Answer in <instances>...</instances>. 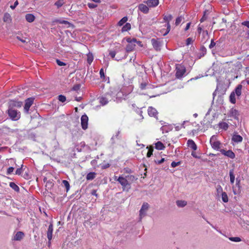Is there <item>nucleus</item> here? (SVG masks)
<instances>
[{"label": "nucleus", "instance_id": "nucleus-1", "mask_svg": "<svg viewBox=\"0 0 249 249\" xmlns=\"http://www.w3.org/2000/svg\"><path fill=\"white\" fill-rule=\"evenodd\" d=\"M126 40L128 42V44L126 47V51L128 52L133 51L135 49L137 43L139 45H141V44L140 41H138L135 38L128 37L126 38Z\"/></svg>", "mask_w": 249, "mask_h": 249}, {"label": "nucleus", "instance_id": "nucleus-2", "mask_svg": "<svg viewBox=\"0 0 249 249\" xmlns=\"http://www.w3.org/2000/svg\"><path fill=\"white\" fill-rule=\"evenodd\" d=\"M7 113L10 118L13 121H17L20 118V113L13 108H9Z\"/></svg>", "mask_w": 249, "mask_h": 249}, {"label": "nucleus", "instance_id": "nucleus-3", "mask_svg": "<svg viewBox=\"0 0 249 249\" xmlns=\"http://www.w3.org/2000/svg\"><path fill=\"white\" fill-rule=\"evenodd\" d=\"M210 142L213 149L216 150H219L221 143L217 140L216 136H212L210 139Z\"/></svg>", "mask_w": 249, "mask_h": 249}, {"label": "nucleus", "instance_id": "nucleus-4", "mask_svg": "<svg viewBox=\"0 0 249 249\" xmlns=\"http://www.w3.org/2000/svg\"><path fill=\"white\" fill-rule=\"evenodd\" d=\"M172 18L173 17L171 15L164 16L163 17L164 20L165 22H167V23L164 25V27H166L165 32L161 31V33L163 34V36H164L167 35L170 30L171 26L169 22L172 20Z\"/></svg>", "mask_w": 249, "mask_h": 249}, {"label": "nucleus", "instance_id": "nucleus-5", "mask_svg": "<svg viewBox=\"0 0 249 249\" xmlns=\"http://www.w3.org/2000/svg\"><path fill=\"white\" fill-rule=\"evenodd\" d=\"M176 76L178 78H181L183 76L185 72H186V68L185 67L181 65V64H177L176 65Z\"/></svg>", "mask_w": 249, "mask_h": 249}, {"label": "nucleus", "instance_id": "nucleus-6", "mask_svg": "<svg viewBox=\"0 0 249 249\" xmlns=\"http://www.w3.org/2000/svg\"><path fill=\"white\" fill-rule=\"evenodd\" d=\"M149 208V205L147 203L144 202L143 203L139 211L140 221H141L142 218L146 215V213Z\"/></svg>", "mask_w": 249, "mask_h": 249}, {"label": "nucleus", "instance_id": "nucleus-7", "mask_svg": "<svg viewBox=\"0 0 249 249\" xmlns=\"http://www.w3.org/2000/svg\"><path fill=\"white\" fill-rule=\"evenodd\" d=\"M112 99V96L110 93H107L104 96L98 98L99 103L102 105H107L109 100Z\"/></svg>", "mask_w": 249, "mask_h": 249}, {"label": "nucleus", "instance_id": "nucleus-8", "mask_svg": "<svg viewBox=\"0 0 249 249\" xmlns=\"http://www.w3.org/2000/svg\"><path fill=\"white\" fill-rule=\"evenodd\" d=\"M117 181L121 184L123 190L124 191L125 189H130V185L127 180L122 176H120L117 178Z\"/></svg>", "mask_w": 249, "mask_h": 249}, {"label": "nucleus", "instance_id": "nucleus-9", "mask_svg": "<svg viewBox=\"0 0 249 249\" xmlns=\"http://www.w3.org/2000/svg\"><path fill=\"white\" fill-rule=\"evenodd\" d=\"M89 118L87 115H83L81 118V124L82 128L86 130L88 128Z\"/></svg>", "mask_w": 249, "mask_h": 249}, {"label": "nucleus", "instance_id": "nucleus-10", "mask_svg": "<svg viewBox=\"0 0 249 249\" xmlns=\"http://www.w3.org/2000/svg\"><path fill=\"white\" fill-rule=\"evenodd\" d=\"M34 98H29L25 100V104L24 107V111L26 113H28L30 109V107L32 105Z\"/></svg>", "mask_w": 249, "mask_h": 249}, {"label": "nucleus", "instance_id": "nucleus-11", "mask_svg": "<svg viewBox=\"0 0 249 249\" xmlns=\"http://www.w3.org/2000/svg\"><path fill=\"white\" fill-rule=\"evenodd\" d=\"M9 108H13V107H20L22 105V102L14 100H11L8 102Z\"/></svg>", "mask_w": 249, "mask_h": 249}, {"label": "nucleus", "instance_id": "nucleus-12", "mask_svg": "<svg viewBox=\"0 0 249 249\" xmlns=\"http://www.w3.org/2000/svg\"><path fill=\"white\" fill-rule=\"evenodd\" d=\"M220 151L221 154L231 159H233L235 157V154L231 150H229L228 151H226L224 149H221L220 150Z\"/></svg>", "mask_w": 249, "mask_h": 249}, {"label": "nucleus", "instance_id": "nucleus-13", "mask_svg": "<svg viewBox=\"0 0 249 249\" xmlns=\"http://www.w3.org/2000/svg\"><path fill=\"white\" fill-rule=\"evenodd\" d=\"M143 2L147 4L149 8L155 7L159 4V0H147Z\"/></svg>", "mask_w": 249, "mask_h": 249}, {"label": "nucleus", "instance_id": "nucleus-14", "mask_svg": "<svg viewBox=\"0 0 249 249\" xmlns=\"http://www.w3.org/2000/svg\"><path fill=\"white\" fill-rule=\"evenodd\" d=\"M139 10L144 14H147L149 12V7L143 3H141L138 6Z\"/></svg>", "mask_w": 249, "mask_h": 249}, {"label": "nucleus", "instance_id": "nucleus-15", "mask_svg": "<svg viewBox=\"0 0 249 249\" xmlns=\"http://www.w3.org/2000/svg\"><path fill=\"white\" fill-rule=\"evenodd\" d=\"M53 225L51 223L49 226L48 229L47 231V238L49 241V244L51 243L50 241L53 237Z\"/></svg>", "mask_w": 249, "mask_h": 249}, {"label": "nucleus", "instance_id": "nucleus-16", "mask_svg": "<svg viewBox=\"0 0 249 249\" xmlns=\"http://www.w3.org/2000/svg\"><path fill=\"white\" fill-rule=\"evenodd\" d=\"M231 140L235 143H239L242 142L243 138L241 136L238 135L237 133H234L232 135Z\"/></svg>", "mask_w": 249, "mask_h": 249}, {"label": "nucleus", "instance_id": "nucleus-17", "mask_svg": "<svg viewBox=\"0 0 249 249\" xmlns=\"http://www.w3.org/2000/svg\"><path fill=\"white\" fill-rule=\"evenodd\" d=\"M151 43L154 47V48L157 51H160V43L156 39L152 38L151 39Z\"/></svg>", "mask_w": 249, "mask_h": 249}, {"label": "nucleus", "instance_id": "nucleus-18", "mask_svg": "<svg viewBox=\"0 0 249 249\" xmlns=\"http://www.w3.org/2000/svg\"><path fill=\"white\" fill-rule=\"evenodd\" d=\"M148 113L149 116H150L151 117H157V115H158V112H157V110L155 108H154L152 107H148Z\"/></svg>", "mask_w": 249, "mask_h": 249}, {"label": "nucleus", "instance_id": "nucleus-19", "mask_svg": "<svg viewBox=\"0 0 249 249\" xmlns=\"http://www.w3.org/2000/svg\"><path fill=\"white\" fill-rule=\"evenodd\" d=\"M239 112L237 110L233 108H231L229 112V116L233 117L235 119H238Z\"/></svg>", "mask_w": 249, "mask_h": 249}, {"label": "nucleus", "instance_id": "nucleus-20", "mask_svg": "<svg viewBox=\"0 0 249 249\" xmlns=\"http://www.w3.org/2000/svg\"><path fill=\"white\" fill-rule=\"evenodd\" d=\"M24 234L22 231L17 232L14 236L13 240L15 241H20L24 237Z\"/></svg>", "mask_w": 249, "mask_h": 249}, {"label": "nucleus", "instance_id": "nucleus-21", "mask_svg": "<svg viewBox=\"0 0 249 249\" xmlns=\"http://www.w3.org/2000/svg\"><path fill=\"white\" fill-rule=\"evenodd\" d=\"M25 19L26 21L28 22L32 23L34 22L35 20V16L32 14H27L25 15Z\"/></svg>", "mask_w": 249, "mask_h": 249}, {"label": "nucleus", "instance_id": "nucleus-22", "mask_svg": "<svg viewBox=\"0 0 249 249\" xmlns=\"http://www.w3.org/2000/svg\"><path fill=\"white\" fill-rule=\"evenodd\" d=\"M187 145L190 148L194 150H196L197 149V146L194 141L192 140H189L187 141Z\"/></svg>", "mask_w": 249, "mask_h": 249}, {"label": "nucleus", "instance_id": "nucleus-23", "mask_svg": "<svg viewBox=\"0 0 249 249\" xmlns=\"http://www.w3.org/2000/svg\"><path fill=\"white\" fill-rule=\"evenodd\" d=\"M55 22H58L60 24H64L66 25V27L67 28H69L70 27H73V25L71 23H70L69 21H66V20H62V19H56L55 20Z\"/></svg>", "mask_w": 249, "mask_h": 249}, {"label": "nucleus", "instance_id": "nucleus-24", "mask_svg": "<svg viewBox=\"0 0 249 249\" xmlns=\"http://www.w3.org/2000/svg\"><path fill=\"white\" fill-rule=\"evenodd\" d=\"M230 179V182L231 184H233L235 180V175L234 174V170L231 169L229 171Z\"/></svg>", "mask_w": 249, "mask_h": 249}, {"label": "nucleus", "instance_id": "nucleus-25", "mask_svg": "<svg viewBox=\"0 0 249 249\" xmlns=\"http://www.w3.org/2000/svg\"><path fill=\"white\" fill-rule=\"evenodd\" d=\"M218 125L220 128L224 130H227L229 127L228 124L224 122L219 123Z\"/></svg>", "mask_w": 249, "mask_h": 249}, {"label": "nucleus", "instance_id": "nucleus-26", "mask_svg": "<svg viewBox=\"0 0 249 249\" xmlns=\"http://www.w3.org/2000/svg\"><path fill=\"white\" fill-rule=\"evenodd\" d=\"M242 86L241 85H238L235 89L234 92L235 94L237 96L239 97L241 94Z\"/></svg>", "mask_w": 249, "mask_h": 249}, {"label": "nucleus", "instance_id": "nucleus-27", "mask_svg": "<svg viewBox=\"0 0 249 249\" xmlns=\"http://www.w3.org/2000/svg\"><path fill=\"white\" fill-rule=\"evenodd\" d=\"M3 20L4 22H10L12 20L10 15L8 13H5L4 15Z\"/></svg>", "mask_w": 249, "mask_h": 249}, {"label": "nucleus", "instance_id": "nucleus-28", "mask_svg": "<svg viewBox=\"0 0 249 249\" xmlns=\"http://www.w3.org/2000/svg\"><path fill=\"white\" fill-rule=\"evenodd\" d=\"M155 148L158 150H163L164 149L165 146L163 144L160 142H158L155 143Z\"/></svg>", "mask_w": 249, "mask_h": 249}, {"label": "nucleus", "instance_id": "nucleus-29", "mask_svg": "<svg viewBox=\"0 0 249 249\" xmlns=\"http://www.w3.org/2000/svg\"><path fill=\"white\" fill-rule=\"evenodd\" d=\"M176 204L178 207H183L187 205V202L185 200H178Z\"/></svg>", "mask_w": 249, "mask_h": 249}, {"label": "nucleus", "instance_id": "nucleus-30", "mask_svg": "<svg viewBox=\"0 0 249 249\" xmlns=\"http://www.w3.org/2000/svg\"><path fill=\"white\" fill-rule=\"evenodd\" d=\"M230 101L232 104H235L236 103V98H235V94L234 91H232L230 96Z\"/></svg>", "mask_w": 249, "mask_h": 249}, {"label": "nucleus", "instance_id": "nucleus-31", "mask_svg": "<svg viewBox=\"0 0 249 249\" xmlns=\"http://www.w3.org/2000/svg\"><path fill=\"white\" fill-rule=\"evenodd\" d=\"M131 29V24L129 23H126L122 28V31L126 32Z\"/></svg>", "mask_w": 249, "mask_h": 249}, {"label": "nucleus", "instance_id": "nucleus-32", "mask_svg": "<svg viewBox=\"0 0 249 249\" xmlns=\"http://www.w3.org/2000/svg\"><path fill=\"white\" fill-rule=\"evenodd\" d=\"M95 177V173L94 172H90L87 175L86 178L87 180H92Z\"/></svg>", "mask_w": 249, "mask_h": 249}, {"label": "nucleus", "instance_id": "nucleus-33", "mask_svg": "<svg viewBox=\"0 0 249 249\" xmlns=\"http://www.w3.org/2000/svg\"><path fill=\"white\" fill-rule=\"evenodd\" d=\"M93 60V56L92 53H89L87 54V62L90 65Z\"/></svg>", "mask_w": 249, "mask_h": 249}, {"label": "nucleus", "instance_id": "nucleus-34", "mask_svg": "<svg viewBox=\"0 0 249 249\" xmlns=\"http://www.w3.org/2000/svg\"><path fill=\"white\" fill-rule=\"evenodd\" d=\"M216 189L217 195L218 196H220L221 194L224 192L223 191L222 187L220 185H218L216 186Z\"/></svg>", "mask_w": 249, "mask_h": 249}, {"label": "nucleus", "instance_id": "nucleus-35", "mask_svg": "<svg viewBox=\"0 0 249 249\" xmlns=\"http://www.w3.org/2000/svg\"><path fill=\"white\" fill-rule=\"evenodd\" d=\"M222 197V201L224 202H228L229 200L228 196L226 192H224L222 194L220 195Z\"/></svg>", "mask_w": 249, "mask_h": 249}, {"label": "nucleus", "instance_id": "nucleus-36", "mask_svg": "<svg viewBox=\"0 0 249 249\" xmlns=\"http://www.w3.org/2000/svg\"><path fill=\"white\" fill-rule=\"evenodd\" d=\"M127 20V18L126 17H124L118 23V25L120 26H122L124 24Z\"/></svg>", "mask_w": 249, "mask_h": 249}, {"label": "nucleus", "instance_id": "nucleus-37", "mask_svg": "<svg viewBox=\"0 0 249 249\" xmlns=\"http://www.w3.org/2000/svg\"><path fill=\"white\" fill-rule=\"evenodd\" d=\"M16 38L24 43H27V38L23 36H17Z\"/></svg>", "mask_w": 249, "mask_h": 249}, {"label": "nucleus", "instance_id": "nucleus-38", "mask_svg": "<svg viewBox=\"0 0 249 249\" xmlns=\"http://www.w3.org/2000/svg\"><path fill=\"white\" fill-rule=\"evenodd\" d=\"M183 19L184 18L181 16L178 17L176 19L175 25L176 26L178 25Z\"/></svg>", "mask_w": 249, "mask_h": 249}, {"label": "nucleus", "instance_id": "nucleus-39", "mask_svg": "<svg viewBox=\"0 0 249 249\" xmlns=\"http://www.w3.org/2000/svg\"><path fill=\"white\" fill-rule=\"evenodd\" d=\"M64 0H58L55 3V5L57 7V8H59L61 7L64 4Z\"/></svg>", "mask_w": 249, "mask_h": 249}, {"label": "nucleus", "instance_id": "nucleus-40", "mask_svg": "<svg viewBox=\"0 0 249 249\" xmlns=\"http://www.w3.org/2000/svg\"><path fill=\"white\" fill-rule=\"evenodd\" d=\"M10 186L16 191H19V187L14 182H11L10 183Z\"/></svg>", "mask_w": 249, "mask_h": 249}, {"label": "nucleus", "instance_id": "nucleus-41", "mask_svg": "<svg viewBox=\"0 0 249 249\" xmlns=\"http://www.w3.org/2000/svg\"><path fill=\"white\" fill-rule=\"evenodd\" d=\"M23 164H22L20 168H18L16 170L15 174L18 175H20L23 173Z\"/></svg>", "mask_w": 249, "mask_h": 249}, {"label": "nucleus", "instance_id": "nucleus-42", "mask_svg": "<svg viewBox=\"0 0 249 249\" xmlns=\"http://www.w3.org/2000/svg\"><path fill=\"white\" fill-rule=\"evenodd\" d=\"M62 184L66 188L67 191H68L70 189V184L69 182L66 180H63L62 181Z\"/></svg>", "mask_w": 249, "mask_h": 249}, {"label": "nucleus", "instance_id": "nucleus-43", "mask_svg": "<svg viewBox=\"0 0 249 249\" xmlns=\"http://www.w3.org/2000/svg\"><path fill=\"white\" fill-rule=\"evenodd\" d=\"M230 240L232 242H239L241 241V239L240 237H230L229 238Z\"/></svg>", "mask_w": 249, "mask_h": 249}, {"label": "nucleus", "instance_id": "nucleus-44", "mask_svg": "<svg viewBox=\"0 0 249 249\" xmlns=\"http://www.w3.org/2000/svg\"><path fill=\"white\" fill-rule=\"evenodd\" d=\"M58 99L59 101L63 103L66 101V98L63 95H60L58 97Z\"/></svg>", "mask_w": 249, "mask_h": 249}, {"label": "nucleus", "instance_id": "nucleus-45", "mask_svg": "<svg viewBox=\"0 0 249 249\" xmlns=\"http://www.w3.org/2000/svg\"><path fill=\"white\" fill-rule=\"evenodd\" d=\"M194 41V40L192 38L189 37L186 39V44L187 45H189L190 44L193 43Z\"/></svg>", "mask_w": 249, "mask_h": 249}, {"label": "nucleus", "instance_id": "nucleus-46", "mask_svg": "<svg viewBox=\"0 0 249 249\" xmlns=\"http://www.w3.org/2000/svg\"><path fill=\"white\" fill-rule=\"evenodd\" d=\"M14 170V168L13 167H10L7 169L6 174L7 175L11 174Z\"/></svg>", "mask_w": 249, "mask_h": 249}, {"label": "nucleus", "instance_id": "nucleus-47", "mask_svg": "<svg viewBox=\"0 0 249 249\" xmlns=\"http://www.w3.org/2000/svg\"><path fill=\"white\" fill-rule=\"evenodd\" d=\"M180 162L179 161V162L173 161L171 163V166L173 168H175V167H177V166L179 165L180 164Z\"/></svg>", "mask_w": 249, "mask_h": 249}, {"label": "nucleus", "instance_id": "nucleus-48", "mask_svg": "<svg viewBox=\"0 0 249 249\" xmlns=\"http://www.w3.org/2000/svg\"><path fill=\"white\" fill-rule=\"evenodd\" d=\"M56 63L58 66H65L66 64L64 62L61 61L60 60L57 59L56 60Z\"/></svg>", "mask_w": 249, "mask_h": 249}, {"label": "nucleus", "instance_id": "nucleus-49", "mask_svg": "<svg viewBox=\"0 0 249 249\" xmlns=\"http://www.w3.org/2000/svg\"><path fill=\"white\" fill-rule=\"evenodd\" d=\"M88 6L89 8L92 9L97 7V5L92 3H89Z\"/></svg>", "mask_w": 249, "mask_h": 249}, {"label": "nucleus", "instance_id": "nucleus-50", "mask_svg": "<svg viewBox=\"0 0 249 249\" xmlns=\"http://www.w3.org/2000/svg\"><path fill=\"white\" fill-rule=\"evenodd\" d=\"M53 142L54 147L55 148V149H58V148H59L58 142L56 141H53Z\"/></svg>", "mask_w": 249, "mask_h": 249}, {"label": "nucleus", "instance_id": "nucleus-51", "mask_svg": "<svg viewBox=\"0 0 249 249\" xmlns=\"http://www.w3.org/2000/svg\"><path fill=\"white\" fill-rule=\"evenodd\" d=\"M215 43L214 42V40L213 39H212L211 40V43L209 45V48L210 49H212L213 48L214 46H215Z\"/></svg>", "mask_w": 249, "mask_h": 249}, {"label": "nucleus", "instance_id": "nucleus-52", "mask_svg": "<svg viewBox=\"0 0 249 249\" xmlns=\"http://www.w3.org/2000/svg\"><path fill=\"white\" fill-rule=\"evenodd\" d=\"M18 4V1L16 0L14 4L13 5H11L10 6V8L11 9H14Z\"/></svg>", "mask_w": 249, "mask_h": 249}, {"label": "nucleus", "instance_id": "nucleus-53", "mask_svg": "<svg viewBox=\"0 0 249 249\" xmlns=\"http://www.w3.org/2000/svg\"><path fill=\"white\" fill-rule=\"evenodd\" d=\"M202 35L203 36L204 38L207 37L208 38V32L207 30L203 31L202 33Z\"/></svg>", "mask_w": 249, "mask_h": 249}, {"label": "nucleus", "instance_id": "nucleus-54", "mask_svg": "<svg viewBox=\"0 0 249 249\" xmlns=\"http://www.w3.org/2000/svg\"><path fill=\"white\" fill-rule=\"evenodd\" d=\"M115 54H116V53L115 51H110L109 52V55L112 58H114L115 57Z\"/></svg>", "mask_w": 249, "mask_h": 249}, {"label": "nucleus", "instance_id": "nucleus-55", "mask_svg": "<svg viewBox=\"0 0 249 249\" xmlns=\"http://www.w3.org/2000/svg\"><path fill=\"white\" fill-rule=\"evenodd\" d=\"M147 84L145 83H142L140 85V88L141 89H144L146 88Z\"/></svg>", "mask_w": 249, "mask_h": 249}, {"label": "nucleus", "instance_id": "nucleus-56", "mask_svg": "<svg viewBox=\"0 0 249 249\" xmlns=\"http://www.w3.org/2000/svg\"><path fill=\"white\" fill-rule=\"evenodd\" d=\"M242 24L243 25H244L245 26H247L248 28H249V21H245L242 23Z\"/></svg>", "mask_w": 249, "mask_h": 249}, {"label": "nucleus", "instance_id": "nucleus-57", "mask_svg": "<svg viewBox=\"0 0 249 249\" xmlns=\"http://www.w3.org/2000/svg\"><path fill=\"white\" fill-rule=\"evenodd\" d=\"M100 75L101 78H103V77H105V73H104V70L103 69H101L100 71Z\"/></svg>", "mask_w": 249, "mask_h": 249}, {"label": "nucleus", "instance_id": "nucleus-58", "mask_svg": "<svg viewBox=\"0 0 249 249\" xmlns=\"http://www.w3.org/2000/svg\"><path fill=\"white\" fill-rule=\"evenodd\" d=\"M153 149H149L147 153V157H150L152 155Z\"/></svg>", "mask_w": 249, "mask_h": 249}, {"label": "nucleus", "instance_id": "nucleus-59", "mask_svg": "<svg viewBox=\"0 0 249 249\" xmlns=\"http://www.w3.org/2000/svg\"><path fill=\"white\" fill-rule=\"evenodd\" d=\"M109 166H110V164L109 163H107V164H105L102 165V169H106V168L109 167Z\"/></svg>", "mask_w": 249, "mask_h": 249}, {"label": "nucleus", "instance_id": "nucleus-60", "mask_svg": "<svg viewBox=\"0 0 249 249\" xmlns=\"http://www.w3.org/2000/svg\"><path fill=\"white\" fill-rule=\"evenodd\" d=\"M165 160L164 158H162L160 160L156 161V162L159 164H160L164 161Z\"/></svg>", "mask_w": 249, "mask_h": 249}, {"label": "nucleus", "instance_id": "nucleus-61", "mask_svg": "<svg viewBox=\"0 0 249 249\" xmlns=\"http://www.w3.org/2000/svg\"><path fill=\"white\" fill-rule=\"evenodd\" d=\"M190 25H191V22H189L187 24L185 28V31H187L190 28Z\"/></svg>", "mask_w": 249, "mask_h": 249}, {"label": "nucleus", "instance_id": "nucleus-62", "mask_svg": "<svg viewBox=\"0 0 249 249\" xmlns=\"http://www.w3.org/2000/svg\"><path fill=\"white\" fill-rule=\"evenodd\" d=\"M202 30V29L201 27H198V28H197V32L199 34H200L201 31Z\"/></svg>", "mask_w": 249, "mask_h": 249}, {"label": "nucleus", "instance_id": "nucleus-63", "mask_svg": "<svg viewBox=\"0 0 249 249\" xmlns=\"http://www.w3.org/2000/svg\"><path fill=\"white\" fill-rule=\"evenodd\" d=\"M192 155L194 157V158H198V157L196 156V153L195 152H192Z\"/></svg>", "mask_w": 249, "mask_h": 249}, {"label": "nucleus", "instance_id": "nucleus-64", "mask_svg": "<svg viewBox=\"0 0 249 249\" xmlns=\"http://www.w3.org/2000/svg\"><path fill=\"white\" fill-rule=\"evenodd\" d=\"M166 29V27H165L163 29H160V32L163 35V34L161 33V31H163V32H165Z\"/></svg>", "mask_w": 249, "mask_h": 249}]
</instances>
